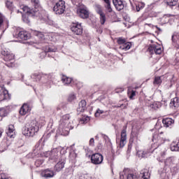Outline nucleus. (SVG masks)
I'll use <instances>...</instances> for the list:
<instances>
[{
	"label": "nucleus",
	"mask_w": 179,
	"mask_h": 179,
	"mask_svg": "<svg viewBox=\"0 0 179 179\" xmlns=\"http://www.w3.org/2000/svg\"><path fill=\"white\" fill-rule=\"evenodd\" d=\"M101 136L105 139V141H107L108 139V136H106V134H101Z\"/></svg>",
	"instance_id": "nucleus-48"
},
{
	"label": "nucleus",
	"mask_w": 179,
	"mask_h": 179,
	"mask_svg": "<svg viewBox=\"0 0 179 179\" xmlns=\"http://www.w3.org/2000/svg\"><path fill=\"white\" fill-rule=\"evenodd\" d=\"M162 134L163 131L159 133V131L156 130L152 136V142L154 144L152 146V148H155V149L150 151H143L141 157H147L148 156L150 155V153H153L155 155V157H157L158 162H162L163 159L166 157V153L167 150L164 148L162 150H160V148H159V146L163 145V143L166 142V138H164L163 136H162Z\"/></svg>",
	"instance_id": "nucleus-1"
},
{
	"label": "nucleus",
	"mask_w": 179,
	"mask_h": 179,
	"mask_svg": "<svg viewBox=\"0 0 179 179\" xmlns=\"http://www.w3.org/2000/svg\"><path fill=\"white\" fill-rule=\"evenodd\" d=\"M24 13L29 16H36L38 17H43L45 15V10H43L42 8L31 9L27 6H24L22 8Z\"/></svg>",
	"instance_id": "nucleus-4"
},
{
	"label": "nucleus",
	"mask_w": 179,
	"mask_h": 179,
	"mask_svg": "<svg viewBox=\"0 0 179 179\" xmlns=\"http://www.w3.org/2000/svg\"><path fill=\"white\" fill-rule=\"evenodd\" d=\"M17 13H19V10H17Z\"/></svg>",
	"instance_id": "nucleus-54"
},
{
	"label": "nucleus",
	"mask_w": 179,
	"mask_h": 179,
	"mask_svg": "<svg viewBox=\"0 0 179 179\" xmlns=\"http://www.w3.org/2000/svg\"><path fill=\"white\" fill-rule=\"evenodd\" d=\"M156 28L157 29V30H159V31H162V29L159 27H157V26H156Z\"/></svg>",
	"instance_id": "nucleus-50"
},
{
	"label": "nucleus",
	"mask_w": 179,
	"mask_h": 179,
	"mask_svg": "<svg viewBox=\"0 0 179 179\" xmlns=\"http://www.w3.org/2000/svg\"><path fill=\"white\" fill-rule=\"evenodd\" d=\"M31 78L33 79H35V80L36 82H40V80H41V74L38 73H34L32 76H31Z\"/></svg>",
	"instance_id": "nucleus-35"
},
{
	"label": "nucleus",
	"mask_w": 179,
	"mask_h": 179,
	"mask_svg": "<svg viewBox=\"0 0 179 179\" xmlns=\"http://www.w3.org/2000/svg\"><path fill=\"white\" fill-rule=\"evenodd\" d=\"M95 10L97 13H99L100 16L101 24H104V23H106V14L103 13V9L101 8V6L99 4L96 5Z\"/></svg>",
	"instance_id": "nucleus-11"
},
{
	"label": "nucleus",
	"mask_w": 179,
	"mask_h": 179,
	"mask_svg": "<svg viewBox=\"0 0 179 179\" xmlns=\"http://www.w3.org/2000/svg\"><path fill=\"white\" fill-rule=\"evenodd\" d=\"M131 42H125L123 45L120 46V50H125L126 51L131 48Z\"/></svg>",
	"instance_id": "nucleus-31"
},
{
	"label": "nucleus",
	"mask_w": 179,
	"mask_h": 179,
	"mask_svg": "<svg viewBox=\"0 0 179 179\" xmlns=\"http://www.w3.org/2000/svg\"><path fill=\"white\" fill-rule=\"evenodd\" d=\"M38 37H41V38H43V37H44V35H43L41 33H39L38 34Z\"/></svg>",
	"instance_id": "nucleus-49"
},
{
	"label": "nucleus",
	"mask_w": 179,
	"mask_h": 179,
	"mask_svg": "<svg viewBox=\"0 0 179 179\" xmlns=\"http://www.w3.org/2000/svg\"><path fill=\"white\" fill-rule=\"evenodd\" d=\"M65 9H66V6L64 0H59L53 7V10L56 15H62L65 12Z\"/></svg>",
	"instance_id": "nucleus-6"
},
{
	"label": "nucleus",
	"mask_w": 179,
	"mask_h": 179,
	"mask_svg": "<svg viewBox=\"0 0 179 179\" xmlns=\"http://www.w3.org/2000/svg\"><path fill=\"white\" fill-rule=\"evenodd\" d=\"M22 20L24 23H30V19H29V15H27V14L22 15Z\"/></svg>",
	"instance_id": "nucleus-41"
},
{
	"label": "nucleus",
	"mask_w": 179,
	"mask_h": 179,
	"mask_svg": "<svg viewBox=\"0 0 179 179\" xmlns=\"http://www.w3.org/2000/svg\"><path fill=\"white\" fill-rule=\"evenodd\" d=\"M40 129V124L36 120H32L26 124L22 130V134L27 136H34Z\"/></svg>",
	"instance_id": "nucleus-3"
},
{
	"label": "nucleus",
	"mask_w": 179,
	"mask_h": 179,
	"mask_svg": "<svg viewBox=\"0 0 179 179\" xmlns=\"http://www.w3.org/2000/svg\"><path fill=\"white\" fill-rule=\"evenodd\" d=\"M13 29H14V31L13 34V37H15V38H19V36L22 31V29L17 27H15Z\"/></svg>",
	"instance_id": "nucleus-27"
},
{
	"label": "nucleus",
	"mask_w": 179,
	"mask_h": 179,
	"mask_svg": "<svg viewBox=\"0 0 179 179\" xmlns=\"http://www.w3.org/2000/svg\"><path fill=\"white\" fill-rule=\"evenodd\" d=\"M3 100H10V94H9L8 90L1 85L0 86V101H3Z\"/></svg>",
	"instance_id": "nucleus-9"
},
{
	"label": "nucleus",
	"mask_w": 179,
	"mask_h": 179,
	"mask_svg": "<svg viewBox=\"0 0 179 179\" xmlns=\"http://www.w3.org/2000/svg\"><path fill=\"white\" fill-rule=\"evenodd\" d=\"M31 2H32L33 3H34L35 8H36V9H38L39 8H41V7L40 6V5H39L40 1H38V0H31Z\"/></svg>",
	"instance_id": "nucleus-43"
},
{
	"label": "nucleus",
	"mask_w": 179,
	"mask_h": 179,
	"mask_svg": "<svg viewBox=\"0 0 179 179\" xmlns=\"http://www.w3.org/2000/svg\"><path fill=\"white\" fill-rule=\"evenodd\" d=\"M117 43L120 45H123L125 43H127V40H125V38L120 37L117 38Z\"/></svg>",
	"instance_id": "nucleus-37"
},
{
	"label": "nucleus",
	"mask_w": 179,
	"mask_h": 179,
	"mask_svg": "<svg viewBox=\"0 0 179 179\" xmlns=\"http://www.w3.org/2000/svg\"><path fill=\"white\" fill-rule=\"evenodd\" d=\"M65 167V162L59 161L55 166L56 171H61Z\"/></svg>",
	"instance_id": "nucleus-25"
},
{
	"label": "nucleus",
	"mask_w": 179,
	"mask_h": 179,
	"mask_svg": "<svg viewBox=\"0 0 179 179\" xmlns=\"http://www.w3.org/2000/svg\"><path fill=\"white\" fill-rule=\"evenodd\" d=\"M124 178V176L120 175V179H123Z\"/></svg>",
	"instance_id": "nucleus-51"
},
{
	"label": "nucleus",
	"mask_w": 179,
	"mask_h": 179,
	"mask_svg": "<svg viewBox=\"0 0 179 179\" xmlns=\"http://www.w3.org/2000/svg\"><path fill=\"white\" fill-rule=\"evenodd\" d=\"M5 17L3 15H0V27L3 24V19Z\"/></svg>",
	"instance_id": "nucleus-47"
},
{
	"label": "nucleus",
	"mask_w": 179,
	"mask_h": 179,
	"mask_svg": "<svg viewBox=\"0 0 179 179\" xmlns=\"http://www.w3.org/2000/svg\"><path fill=\"white\" fill-rule=\"evenodd\" d=\"M41 176L44 178H52V177L55 176V173H54V171H51L50 169H45L44 171H41Z\"/></svg>",
	"instance_id": "nucleus-15"
},
{
	"label": "nucleus",
	"mask_w": 179,
	"mask_h": 179,
	"mask_svg": "<svg viewBox=\"0 0 179 179\" xmlns=\"http://www.w3.org/2000/svg\"><path fill=\"white\" fill-rule=\"evenodd\" d=\"M113 3L116 8V9L118 10V12H121L125 8V5L124 4V1L122 0H113Z\"/></svg>",
	"instance_id": "nucleus-14"
},
{
	"label": "nucleus",
	"mask_w": 179,
	"mask_h": 179,
	"mask_svg": "<svg viewBox=\"0 0 179 179\" xmlns=\"http://www.w3.org/2000/svg\"><path fill=\"white\" fill-rule=\"evenodd\" d=\"M76 99V95H75V94H71L68 97V101L70 102L75 101Z\"/></svg>",
	"instance_id": "nucleus-42"
},
{
	"label": "nucleus",
	"mask_w": 179,
	"mask_h": 179,
	"mask_svg": "<svg viewBox=\"0 0 179 179\" xmlns=\"http://www.w3.org/2000/svg\"><path fill=\"white\" fill-rule=\"evenodd\" d=\"M153 84L154 85H162V78L160 77H155Z\"/></svg>",
	"instance_id": "nucleus-39"
},
{
	"label": "nucleus",
	"mask_w": 179,
	"mask_h": 179,
	"mask_svg": "<svg viewBox=\"0 0 179 179\" xmlns=\"http://www.w3.org/2000/svg\"><path fill=\"white\" fill-rule=\"evenodd\" d=\"M1 55H3L4 61L7 62L6 64L8 68H12L15 65V55L9 52L8 49L1 50Z\"/></svg>",
	"instance_id": "nucleus-5"
},
{
	"label": "nucleus",
	"mask_w": 179,
	"mask_h": 179,
	"mask_svg": "<svg viewBox=\"0 0 179 179\" xmlns=\"http://www.w3.org/2000/svg\"><path fill=\"white\" fill-rule=\"evenodd\" d=\"M76 13L78 16L82 19H87V17H89V10H87V8L82 4L78 6Z\"/></svg>",
	"instance_id": "nucleus-7"
},
{
	"label": "nucleus",
	"mask_w": 179,
	"mask_h": 179,
	"mask_svg": "<svg viewBox=\"0 0 179 179\" xmlns=\"http://www.w3.org/2000/svg\"><path fill=\"white\" fill-rule=\"evenodd\" d=\"M162 123L165 128H169V127H171L174 124V120L172 118H165L162 120Z\"/></svg>",
	"instance_id": "nucleus-20"
},
{
	"label": "nucleus",
	"mask_w": 179,
	"mask_h": 179,
	"mask_svg": "<svg viewBox=\"0 0 179 179\" xmlns=\"http://www.w3.org/2000/svg\"><path fill=\"white\" fill-rule=\"evenodd\" d=\"M48 155H49V159H50V160H57L59 155L58 150L57 148H54L51 151L48 152Z\"/></svg>",
	"instance_id": "nucleus-17"
},
{
	"label": "nucleus",
	"mask_w": 179,
	"mask_h": 179,
	"mask_svg": "<svg viewBox=\"0 0 179 179\" xmlns=\"http://www.w3.org/2000/svg\"><path fill=\"white\" fill-rule=\"evenodd\" d=\"M8 115V110L5 108H0V117H6Z\"/></svg>",
	"instance_id": "nucleus-36"
},
{
	"label": "nucleus",
	"mask_w": 179,
	"mask_h": 179,
	"mask_svg": "<svg viewBox=\"0 0 179 179\" xmlns=\"http://www.w3.org/2000/svg\"><path fill=\"white\" fill-rule=\"evenodd\" d=\"M42 54H45V52H43Z\"/></svg>",
	"instance_id": "nucleus-55"
},
{
	"label": "nucleus",
	"mask_w": 179,
	"mask_h": 179,
	"mask_svg": "<svg viewBox=\"0 0 179 179\" xmlns=\"http://www.w3.org/2000/svg\"><path fill=\"white\" fill-rule=\"evenodd\" d=\"M62 82L64 85H69L72 82V78H69L66 76H63L62 78Z\"/></svg>",
	"instance_id": "nucleus-32"
},
{
	"label": "nucleus",
	"mask_w": 179,
	"mask_h": 179,
	"mask_svg": "<svg viewBox=\"0 0 179 179\" xmlns=\"http://www.w3.org/2000/svg\"><path fill=\"white\" fill-rule=\"evenodd\" d=\"M103 1L106 3L105 8L107 9L108 12L111 13V12H113V8H111V1H110V0H103Z\"/></svg>",
	"instance_id": "nucleus-28"
},
{
	"label": "nucleus",
	"mask_w": 179,
	"mask_h": 179,
	"mask_svg": "<svg viewBox=\"0 0 179 179\" xmlns=\"http://www.w3.org/2000/svg\"><path fill=\"white\" fill-rule=\"evenodd\" d=\"M171 150L172 152H178L179 150V141H173L171 144Z\"/></svg>",
	"instance_id": "nucleus-24"
},
{
	"label": "nucleus",
	"mask_w": 179,
	"mask_h": 179,
	"mask_svg": "<svg viewBox=\"0 0 179 179\" xmlns=\"http://www.w3.org/2000/svg\"><path fill=\"white\" fill-rule=\"evenodd\" d=\"M127 94H128L129 99H134V97H135V96H136V92L134 91L133 90H131V88H129Z\"/></svg>",
	"instance_id": "nucleus-33"
},
{
	"label": "nucleus",
	"mask_w": 179,
	"mask_h": 179,
	"mask_svg": "<svg viewBox=\"0 0 179 179\" xmlns=\"http://www.w3.org/2000/svg\"><path fill=\"white\" fill-rule=\"evenodd\" d=\"M90 146H94V138H92L89 142Z\"/></svg>",
	"instance_id": "nucleus-46"
},
{
	"label": "nucleus",
	"mask_w": 179,
	"mask_h": 179,
	"mask_svg": "<svg viewBox=\"0 0 179 179\" xmlns=\"http://www.w3.org/2000/svg\"><path fill=\"white\" fill-rule=\"evenodd\" d=\"M45 52H57V48L55 46H45L43 48Z\"/></svg>",
	"instance_id": "nucleus-26"
},
{
	"label": "nucleus",
	"mask_w": 179,
	"mask_h": 179,
	"mask_svg": "<svg viewBox=\"0 0 179 179\" xmlns=\"http://www.w3.org/2000/svg\"><path fill=\"white\" fill-rule=\"evenodd\" d=\"M69 118H71V116L69 114H66L63 115L60 120L58 130L61 135H68L69 131L73 129V127H71L69 122Z\"/></svg>",
	"instance_id": "nucleus-2"
},
{
	"label": "nucleus",
	"mask_w": 179,
	"mask_h": 179,
	"mask_svg": "<svg viewBox=\"0 0 179 179\" xmlns=\"http://www.w3.org/2000/svg\"><path fill=\"white\" fill-rule=\"evenodd\" d=\"M86 110V101L81 100L80 103H78V107L77 108V111L80 113H83Z\"/></svg>",
	"instance_id": "nucleus-19"
},
{
	"label": "nucleus",
	"mask_w": 179,
	"mask_h": 179,
	"mask_svg": "<svg viewBox=\"0 0 179 179\" xmlns=\"http://www.w3.org/2000/svg\"><path fill=\"white\" fill-rule=\"evenodd\" d=\"M143 8H145V3H138L136 5V9L137 12H139V10H141V9H143Z\"/></svg>",
	"instance_id": "nucleus-38"
},
{
	"label": "nucleus",
	"mask_w": 179,
	"mask_h": 179,
	"mask_svg": "<svg viewBox=\"0 0 179 179\" xmlns=\"http://www.w3.org/2000/svg\"><path fill=\"white\" fill-rule=\"evenodd\" d=\"M95 138H96V139H99V136L96 135V136H95Z\"/></svg>",
	"instance_id": "nucleus-52"
},
{
	"label": "nucleus",
	"mask_w": 179,
	"mask_h": 179,
	"mask_svg": "<svg viewBox=\"0 0 179 179\" xmlns=\"http://www.w3.org/2000/svg\"><path fill=\"white\" fill-rule=\"evenodd\" d=\"M178 3V0H165V3H166V5L171 8V6H176Z\"/></svg>",
	"instance_id": "nucleus-29"
},
{
	"label": "nucleus",
	"mask_w": 179,
	"mask_h": 179,
	"mask_svg": "<svg viewBox=\"0 0 179 179\" xmlns=\"http://www.w3.org/2000/svg\"><path fill=\"white\" fill-rule=\"evenodd\" d=\"M43 163H44V160H43V159H37L35 162V166L36 167H40V166H41V164H43Z\"/></svg>",
	"instance_id": "nucleus-44"
},
{
	"label": "nucleus",
	"mask_w": 179,
	"mask_h": 179,
	"mask_svg": "<svg viewBox=\"0 0 179 179\" xmlns=\"http://www.w3.org/2000/svg\"><path fill=\"white\" fill-rule=\"evenodd\" d=\"M5 3L6 8L9 9V10H11V12H13L14 9L13 3L10 0H6Z\"/></svg>",
	"instance_id": "nucleus-30"
},
{
	"label": "nucleus",
	"mask_w": 179,
	"mask_h": 179,
	"mask_svg": "<svg viewBox=\"0 0 179 179\" xmlns=\"http://www.w3.org/2000/svg\"><path fill=\"white\" fill-rule=\"evenodd\" d=\"M148 51L150 54H156L157 55H160L162 54V47L160 45H151L148 48Z\"/></svg>",
	"instance_id": "nucleus-12"
},
{
	"label": "nucleus",
	"mask_w": 179,
	"mask_h": 179,
	"mask_svg": "<svg viewBox=\"0 0 179 179\" xmlns=\"http://www.w3.org/2000/svg\"><path fill=\"white\" fill-rule=\"evenodd\" d=\"M18 38L21 40H29V38H30V34L26 31L21 30Z\"/></svg>",
	"instance_id": "nucleus-21"
},
{
	"label": "nucleus",
	"mask_w": 179,
	"mask_h": 179,
	"mask_svg": "<svg viewBox=\"0 0 179 179\" xmlns=\"http://www.w3.org/2000/svg\"><path fill=\"white\" fill-rule=\"evenodd\" d=\"M165 16H169V17H170V15H165Z\"/></svg>",
	"instance_id": "nucleus-53"
},
{
	"label": "nucleus",
	"mask_w": 179,
	"mask_h": 179,
	"mask_svg": "<svg viewBox=\"0 0 179 179\" xmlns=\"http://www.w3.org/2000/svg\"><path fill=\"white\" fill-rule=\"evenodd\" d=\"M116 142L118 143L120 148H124L127 144V129H124L121 131L120 139L117 138Z\"/></svg>",
	"instance_id": "nucleus-8"
},
{
	"label": "nucleus",
	"mask_w": 179,
	"mask_h": 179,
	"mask_svg": "<svg viewBox=\"0 0 179 179\" xmlns=\"http://www.w3.org/2000/svg\"><path fill=\"white\" fill-rule=\"evenodd\" d=\"M0 135H1V131H0Z\"/></svg>",
	"instance_id": "nucleus-56"
},
{
	"label": "nucleus",
	"mask_w": 179,
	"mask_h": 179,
	"mask_svg": "<svg viewBox=\"0 0 179 179\" xmlns=\"http://www.w3.org/2000/svg\"><path fill=\"white\" fill-rule=\"evenodd\" d=\"M103 157L100 153L93 154L91 157V162L93 164H101Z\"/></svg>",
	"instance_id": "nucleus-10"
},
{
	"label": "nucleus",
	"mask_w": 179,
	"mask_h": 179,
	"mask_svg": "<svg viewBox=\"0 0 179 179\" xmlns=\"http://www.w3.org/2000/svg\"><path fill=\"white\" fill-rule=\"evenodd\" d=\"M179 106V98L175 97L171 100L170 108H178Z\"/></svg>",
	"instance_id": "nucleus-22"
},
{
	"label": "nucleus",
	"mask_w": 179,
	"mask_h": 179,
	"mask_svg": "<svg viewBox=\"0 0 179 179\" xmlns=\"http://www.w3.org/2000/svg\"><path fill=\"white\" fill-rule=\"evenodd\" d=\"M90 121V117L88 116H83L80 120V124H87Z\"/></svg>",
	"instance_id": "nucleus-34"
},
{
	"label": "nucleus",
	"mask_w": 179,
	"mask_h": 179,
	"mask_svg": "<svg viewBox=\"0 0 179 179\" xmlns=\"http://www.w3.org/2000/svg\"><path fill=\"white\" fill-rule=\"evenodd\" d=\"M31 111V108L30 106L27 103H24L20 110V115H26L27 113H30Z\"/></svg>",
	"instance_id": "nucleus-16"
},
{
	"label": "nucleus",
	"mask_w": 179,
	"mask_h": 179,
	"mask_svg": "<svg viewBox=\"0 0 179 179\" xmlns=\"http://www.w3.org/2000/svg\"><path fill=\"white\" fill-rule=\"evenodd\" d=\"M140 179H149L150 178V172L149 169H143L139 175Z\"/></svg>",
	"instance_id": "nucleus-18"
},
{
	"label": "nucleus",
	"mask_w": 179,
	"mask_h": 179,
	"mask_svg": "<svg viewBox=\"0 0 179 179\" xmlns=\"http://www.w3.org/2000/svg\"><path fill=\"white\" fill-rule=\"evenodd\" d=\"M106 111L103 110H101L100 108H98L95 113V117H99V115H101V114H104Z\"/></svg>",
	"instance_id": "nucleus-40"
},
{
	"label": "nucleus",
	"mask_w": 179,
	"mask_h": 179,
	"mask_svg": "<svg viewBox=\"0 0 179 179\" xmlns=\"http://www.w3.org/2000/svg\"><path fill=\"white\" fill-rule=\"evenodd\" d=\"M127 179H138V178L136 174L129 173L127 175Z\"/></svg>",
	"instance_id": "nucleus-45"
},
{
	"label": "nucleus",
	"mask_w": 179,
	"mask_h": 179,
	"mask_svg": "<svg viewBox=\"0 0 179 179\" xmlns=\"http://www.w3.org/2000/svg\"><path fill=\"white\" fill-rule=\"evenodd\" d=\"M6 134L10 138H15V127L10 124L8 130L6 131Z\"/></svg>",
	"instance_id": "nucleus-23"
},
{
	"label": "nucleus",
	"mask_w": 179,
	"mask_h": 179,
	"mask_svg": "<svg viewBox=\"0 0 179 179\" xmlns=\"http://www.w3.org/2000/svg\"><path fill=\"white\" fill-rule=\"evenodd\" d=\"M71 31H73V33H74V34H76L77 36H80V34L83 33V28L82 27V24H75L71 27Z\"/></svg>",
	"instance_id": "nucleus-13"
}]
</instances>
